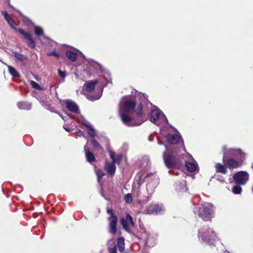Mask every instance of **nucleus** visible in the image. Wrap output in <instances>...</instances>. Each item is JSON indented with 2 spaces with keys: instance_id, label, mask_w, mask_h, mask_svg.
Wrapping results in <instances>:
<instances>
[{
  "instance_id": "nucleus-1",
  "label": "nucleus",
  "mask_w": 253,
  "mask_h": 253,
  "mask_svg": "<svg viewBox=\"0 0 253 253\" xmlns=\"http://www.w3.org/2000/svg\"><path fill=\"white\" fill-rule=\"evenodd\" d=\"M164 144L166 151L163 153V158L168 168L179 169L184 165L189 172L199 170L197 163L192 155L186 152L184 143Z\"/></svg>"
},
{
  "instance_id": "nucleus-2",
  "label": "nucleus",
  "mask_w": 253,
  "mask_h": 253,
  "mask_svg": "<svg viewBox=\"0 0 253 253\" xmlns=\"http://www.w3.org/2000/svg\"><path fill=\"white\" fill-rule=\"evenodd\" d=\"M135 106V103L133 100L123 99L119 104V114L123 122L129 126H139L146 120V117L142 112V106L139 104L137 109L135 110L136 112L138 120L135 121L131 119L127 113L133 110Z\"/></svg>"
},
{
  "instance_id": "nucleus-3",
  "label": "nucleus",
  "mask_w": 253,
  "mask_h": 253,
  "mask_svg": "<svg viewBox=\"0 0 253 253\" xmlns=\"http://www.w3.org/2000/svg\"><path fill=\"white\" fill-rule=\"evenodd\" d=\"M197 236L201 243L211 249L216 247V243L219 240L217 233L208 225H204L198 229Z\"/></svg>"
},
{
  "instance_id": "nucleus-4",
  "label": "nucleus",
  "mask_w": 253,
  "mask_h": 253,
  "mask_svg": "<svg viewBox=\"0 0 253 253\" xmlns=\"http://www.w3.org/2000/svg\"><path fill=\"white\" fill-rule=\"evenodd\" d=\"M223 161L226 162L230 169H234L239 167L241 165L239 162L231 158L227 160L226 158L228 156H234L238 158L241 162H242L246 159V154L242 152L240 149H227L225 147L223 148Z\"/></svg>"
},
{
  "instance_id": "nucleus-5",
  "label": "nucleus",
  "mask_w": 253,
  "mask_h": 253,
  "mask_svg": "<svg viewBox=\"0 0 253 253\" xmlns=\"http://www.w3.org/2000/svg\"><path fill=\"white\" fill-rule=\"evenodd\" d=\"M193 212L205 221H211L214 215L213 205L209 203H205L200 207H194Z\"/></svg>"
},
{
  "instance_id": "nucleus-6",
  "label": "nucleus",
  "mask_w": 253,
  "mask_h": 253,
  "mask_svg": "<svg viewBox=\"0 0 253 253\" xmlns=\"http://www.w3.org/2000/svg\"><path fill=\"white\" fill-rule=\"evenodd\" d=\"M148 119L151 122L157 126H161L168 123L166 116L156 106H153L151 109L148 115Z\"/></svg>"
},
{
  "instance_id": "nucleus-7",
  "label": "nucleus",
  "mask_w": 253,
  "mask_h": 253,
  "mask_svg": "<svg viewBox=\"0 0 253 253\" xmlns=\"http://www.w3.org/2000/svg\"><path fill=\"white\" fill-rule=\"evenodd\" d=\"M145 179L146 181H148L146 190L150 197L154 192L155 188L159 183V179L155 172L147 174L145 177Z\"/></svg>"
},
{
  "instance_id": "nucleus-8",
  "label": "nucleus",
  "mask_w": 253,
  "mask_h": 253,
  "mask_svg": "<svg viewBox=\"0 0 253 253\" xmlns=\"http://www.w3.org/2000/svg\"><path fill=\"white\" fill-rule=\"evenodd\" d=\"M121 223L126 232L132 234L134 238L139 239L138 236L132 232V229L134 226V222L132 217L128 213H127L125 217L121 219Z\"/></svg>"
},
{
  "instance_id": "nucleus-9",
  "label": "nucleus",
  "mask_w": 253,
  "mask_h": 253,
  "mask_svg": "<svg viewBox=\"0 0 253 253\" xmlns=\"http://www.w3.org/2000/svg\"><path fill=\"white\" fill-rule=\"evenodd\" d=\"M107 212L110 216L108 217L109 220L110 233L114 235L117 232L118 217L111 209H107Z\"/></svg>"
},
{
  "instance_id": "nucleus-10",
  "label": "nucleus",
  "mask_w": 253,
  "mask_h": 253,
  "mask_svg": "<svg viewBox=\"0 0 253 253\" xmlns=\"http://www.w3.org/2000/svg\"><path fill=\"white\" fill-rule=\"evenodd\" d=\"M233 178L236 184L245 185L249 180V175L245 171H240L234 174Z\"/></svg>"
},
{
  "instance_id": "nucleus-11",
  "label": "nucleus",
  "mask_w": 253,
  "mask_h": 253,
  "mask_svg": "<svg viewBox=\"0 0 253 253\" xmlns=\"http://www.w3.org/2000/svg\"><path fill=\"white\" fill-rule=\"evenodd\" d=\"M145 211L148 214L157 215L163 213L165 209L163 204H152L148 207Z\"/></svg>"
},
{
  "instance_id": "nucleus-12",
  "label": "nucleus",
  "mask_w": 253,
  "mask_h": 253,
  "mask_svg": "<svg viewBox=\"0 0 253 253\" xmlns=\"http://www.w3.org/2000/svg\"><path fill=\"white\" fill-rule=\"evenodd\" d=\"M132 193L134 197L137 198V202L139 204H145L150 200L149 196L145 199L142 198L140 185H138L137 187H133Z\"/></svg>"
},
{
  "instance_id": "nucleus-13",
  "label": "nucleus",
  "mask_w": 253,
  "mask_h": 253,
  "mask_svg": "<svg viewBox=\"0 0 253 253\" xmlns=\"http://www.w3.org/2000/svg\"><path fill=\"white\" fill-rule=\"evenodd\" d=\"M142 237L145 238V244L146 246L152 247L155 245L156 239L153 235L144 231Z\"/></svg>"
},
{
  "instance_id": "nucleus-14",
  "label": "nucleus",
  "mask_w": 253,
  "mask_h": 253,
  "mask_svg": "<svg viewBox=\"0 0 253 253\" xmlns=\"http://www.w3.org/2000/svg\"><path fill=\"white\" fill-rule=\"evenodd\" d=\"M182 175L183 178L176 181L175 183V190L177 192H186L188 189L186 185L185 175L184 174H182Z\"/></svg>"
},
{
  "instance_id": "nucleus-15",
  "label": "nucleus",
  "mask_w": 253,
  "mask_h": 253,
  "mask_svg": "<svg viewBox=\"0 0 253 253\" xmlns=\"http://www.w3.org/2000/svg\"><path fill=\"white\" fill-rule=\"evenodd\" d=\"M67 109L74 113H79V109L76 103L71 100H65L63 101Z\"/></svg>"
},
{
  "instance_id": "nucleus-16",
  "label": "nucleus",
  "mask_w": 253,
  "mask_h": 253,
  "mask_svg": "<svg viewBox=\"0 0 253 253\" xmlns=\"http://www.w3.org/2000/svg\"><path fill=\"white\" fill-rule=\"evenodd\" d=\"M168 141L171 142H183V140L180 133L176 131V133L173 135L168 134L166 136Z\"/></svg>"
},
{
  "instance_id": "nucleus-17",
  "label": "nucleus",
  "mask_w": 253,
  "mask_h": 253,
  "mask_svg": "<svg viewBox=\"0 0 253 253\" xmlns=\"http://www.w3.org/2000/svg\"><path fill=\"white\" fill-rule=\"evenodd\" d=\"M105 168L108 174L111 176H112L115 174L116 167L115 164L114 163L112 162H106L105 163Z\"/></svg>"
},
{
  "instance_id": "nucleus-18",
  "label": "nucleus",
  "mask_w": 253,
  "mask_h": 253,
  "mask_svg": "<svg viewBox=\"0 0 253 253\" xmlns=\"http://www.w3.org/2000/svg\"><path fill=\"white\" fill-rule=\"evenodd\" d=\"M18 32L23 36L25 39L29 41V43H28L29 46L32 48H34L35 46V42L31 37V35L25 32L23 29H18Z\"/></svg>"
},
{
  "instance_id": "nucleus-19",
  "label": "nucleus",
  "mask_w": 253,
  "mask_h": 253,
  "mask_svg": "<svg viewBox=\"0 0 253 253\" xmlns=\"http://www.w3.org/2000/svg\"><path fill=\"white\" fill-rule=\"evenodd\" d=\"M88 69L90 70L93 69L97 72H103V67L98 63L90 60L88 61Z\"/></svg>"
},
{
  "instance_id": "nucleus-20",
  "label": "nucleus",
  "mask_w": 253,
  "mask_h": 253,
  "mask_svg": "<svg viewBox=\"0 0 253 253\" xmlns=\"http://www.w3.org/2000/svg\"><path fill=\"white\" fill-rule=\"evenodd\" d=\"M110 158L112 159V162L114 164H120L122 159V155L121 154H117L114 151H109Z\"/></svg>"
},
{
  "instance_id": "nucleus-21",
  "label": "nucleus",
  "mask_w": 253,
  "mask_h": 253,
  "mask_svg": "<svg viewBox=\"0 0 253 253\" xmlns=\"http://www.w3.org/2000/svg\"><path fill=\"white\" fill-rule=\"evenodd\" d=\"M86 144H87V143ZM87 149H88L87 145H85L84 147V149L85 157H86L87 161L89 163L94 162L95 160V158L94 155L91 152L87 150Z\"/></svg>"
},
{
  "instance_id": "nucleus-22",
  "label": "nucleus",
  "mask_w": 253,
  "mask_h": 253,
  "mask_svg": "<svg viewBox=\"0 0 253 253\" xmlns=\"http://www.w3.org/2000/svg\"><path fill=\"white\" fill-rule=\"evenodd\" d=\"M125 239L123 237H120L118 239L116 247L118 248L119 252L121 253H128L124 252L125 250Z\"/></svg>"
},
{
  "instance_id": "nucleus-23",
  "label": "nucleus",
  "mask_w": 253,
  "mask_h": 253,
  "mask_svg": "<svg viewBox=\"0 0 253 253\" xmlns=\"http://www.w3.org/2000/svg\"><path fill=\"white\" fill-rule=\"evenodd\" d=\"M102 91H103V88L101 87V88L98 91H97V92L95 95H93L91 93L90 94L87 95L86 98L88 100H91L92 101L96 100H98L101 97V96L102 95Z\"/></svg>"
},
{
  "instance_id": "nucleus-24",
  "label": "nucleus",
  "mask_w": 253,
  "mask_h": 253,
  "mask_svg": "<svg viewBox=\"0 0 253 253\" xmlns=\"http://www.w3.org/2000/svg\"><path fill=\"white\" fill-rule=\"evenodd\" d=\"M98 83V81L95 80L86 83L84 84V88L87 91H91L94 88L95 85Z\"/></svg>"
},
{
  "instance_id": "nucleus-25",
  "label": "nucleus",
  "mask_w": 253,
  "mask_h": 253,
  "mask_svg": "<svg viewBox=\"0 0 253 253\" xmlns=\"http://www.w3.org/2000/svg\"><path fill=\"white\" fill-rule=\"evenodd\" d=\"M17 106L20 109L28 110L31 108V104L27 102H19Z\"/></svg>"
},
{
  "instance_id": "nucleus-26",
  "label": "nucleus",
  "mask_w": 253,
  "mask_h": 253,
  "mask_svg": "<svg viewBox=\"0 0 253 253\" xmlns=\"http://www.w3.org/2000/svg\"><path fill=\"white\" fill-rule=\"evenodd\" d=\"M215 168L217 172L223 174H225L227 172L226 167L220 163H216L215 165Z\"/></svg>"
},
{
  "instance_id": "nucleus-27",
  "label": "nucleus",
  "mask_w": 253,
  "mask_h": 253,
  "mask_svg": "<svg viewBox=\"0 0 253 253\" xmlns=\"http://www.w3.org/2000/svg\"><path fill=\"white\" fill-rule=\"evenodd\" d=\"M13 54L15 58L21 62H24L27 59L26 56L18 52L14 51L13 52Z\"/></svg>"
},
{
  "instance_id": "nucleus-28",
  "label": "nucleus",
  "mask_w": 253,
  "mask_h": 253,
  "mask_svg": "<svg viewBox=\"0 0 253 253\" xmlns=\"http://www.w3.org/2000/svg\"><path fill=\"white\" fill-rule=\"evenodd\" d=\"M9 74L13 77H19V74L17 70L11 66L7 65Z\"/></svg>"
},
{
  "instance_id": "nucleus-29",
  "label": "nucleus",
  "mask_w": 253,
  "mask_h": 253,
  "mask_svg": "<svg viewBox=\"0 0 253 253\" xmlns=\"http://www.w3.org/2000/svg\"><path fill=\"white\" fill-rule=\"evenodd\" d=\"M141 165L144 168L148 167L150 165L149 158L148 156H145L142 158L141 161Z\"/></svg>"
},
{
  "instance_id": "nucleus-30",
  "label": "nucleus",
  "mask_w": 253,
  "mask_h": 253,
  "mask_svg": "<svg viewBox=\"0 0 253 253\" xmlns=\"http://www.w3.org/2000/svg\"><path fill=\"white\" fill-rule=\"evenodd\" d=\"M34 32L37 36L40 37L43 35V31L42 29L39 26H34Z\"/></svg>"
},
{
  "instance_id": "nucleus-31",
  "label": "nucleus",
  "mask_w": 253,
  "mask_h": 253,
  "mask_svg": "<svg viewBox=\"0 0 253 253\" xmlns=\"http://www.w3.org/2000/svg\"><path fill=\"white\" fill-rule=\"evenodd\" d=\"M66 55L67 57L72 61H74L76 59V54L71 51H67L66 52Z\"/></svg>"
},
{
  "instance_id": "nucleus-32",
  "label": "nucleus",
  "mask_w": 253,
  "mask_h": 253,
  "mask_svg": "<svg viewBox=\"0 0 253 253\" xmlns=\"http://www.w3.org/2000/svg\"><path fill=\"white\" fill-rule=\"evenodd\" d=\"M242 189L239 185L234 186L232 188V191L235 194H240L241 193Z\"/></svg>"
},
{
  "instance_id": "nucleus-33",
  "label": "nucleus",
  "mask_w": 253,
  "mask_h": 253,
  "mask_svg": "<svg viewBox=\"0 0 253 253\" xmlns=\"http://www.w3.org/2000/svg\"><path fill=\"white\" fill-rule=\"evenodd\" d=\"M30 83V84L31 85L33 88L37 89L39 90H42V88L41 87L40 85L35 81H31Z\"/></svg>"
},
{
  "instance_id": "nucleus-34",
  "label": "nucleus",
  "mask_w": 253,
  "mask_h": 253,
  "mask_svg": "<svg viewBox=\"0 0 253 253\" xmlns=\"http://www.w3.org/2000/svg\"><path fill=\"white\" fill-rule=\"evenodd\" d=\"M87 132H88V134L91 137H94L96 135L95 131L94 129L93 128L92 126L91 127L88 128L87 129Z\"/></svg>"
},
{
  "instance_id": "nucleus-35",
  "label": "nucleus",
  "mask_w": 253,
  "mask_h": 253,
  "mask_svg": "<svg viewBox=\"0 0 253 253\" xmlns=\"http://www.w3.org/2000/svg\"><path fill=\"white\" fill-rule=\"evenodd\" d=\"M6 21L11 28H12L15 31H18V29L14 26V21L11 18H9L8 19V20Z\"/></svg>"
},
{
  "instance_id": "nucleus-36",
  "label": "nucleus",
  "mask_w": 253,
  "mask_h": 253,
  "mask_svg": "<svg viewBox=\"0 0 253 253\" xmlns=\"http://www.w3.org/2000/svg\"><path fill=\"white\" fill-rule=\"evenodd\" d=\"M125 200L127 203H130L132 201V195L130 193H128L125 196Z\"/></svg>"
},
{
  "instance_id": "nucleus-37",
  "label": "nucleus",
  "mask_w": 253,
  "mask_h": 253,
  "mask_svg": "<svg viewBox=\"0 0 253 253\" xmlns=\"http://www.w3.org/2000/svg\"><path fill=\"white\" fill-rule=\"evenodd\" d=\"M96 175L98 178V181H99V179L102 177L104 175L103 171L100 169L96 170Z\"/></svg>"
},
{
  "instance_id": "nucleus-38",
  "label": "nucleus",
  "mask_w": 253,
  "mask_h": 253,
  "mask_svg": "<svg viewBox=\"0 0 253 253\" xmlns=\"http://www.w3.org/2000/svg\"><path fill=\"white\" fill-rule=\"evenodd\" d=\"M82 124L86 128V129L92 126V125L88 122L85 120H84L82 121Z\"/></svg>"
},
{
  "instance_id": "nucleus-39",
  "label": "nucleus",
  "mask_w": 253,
  "mask_h": 253,
  "mask_svg": "<svg viewBox=\"0 0 253 253\" xmlns=\"http://www.w3.org/2000/svg\"><path fill=\"white\" fill-rule=\"evenodd\" d=\"M58 73L59 76L63 79H64L66 77V72L65 71H62L61 70L58 69Z\"/></svg>"
},
{
  "instance_id": "nucleus-40",
  "label": "nucleus",
  "mask_w": 253,
  "mask_h": 253,
  "mask_svg": "<svg viewBox=\"0 0 253 253\" xmlns=\"http://www.w3.org/2000/svg\"><path fill=\"white\" fill-rule=\"evenodd\" d=\"M108 252L109 253H117V247L115 245L113 248H109Z\"/></svg>"
},
{
  "instance_id": "nucleus-41",
  "label": "nucleus",
  "mask_w": 253,
  "mask_h": 253,
  "mask_svg": "<svg viewBox=\"0 0 253 253\" xmlns=\"http://www.w3.org/2000/svg\"><path fill=\"white\" fill-rule=\"evenodd\" d=\"M2 13L6 20H8V19L10 18V16L6 11H2Z\"/></svg>"
},
{
  "instance_id": "nucleus-42",
  "label": "nucleus",
  "mask_w": 253,
  "mask_h": 253,
  "mask_svg": "<svg viewBox=\"0 0 253 253\" xmlns=\"http://www.w3.org/2000/svg\"><path fill=\"white\" fill-rule=\"evenodd\" d=\"M47 55L48 56H56V57H58L59 56L58 54L57 53H56L55 51L50 52L49 53H48L47 54Z\"/></svg>"
},
{
  "instance_id": "nucleus-43",
  "label": "nucleus",
  "mask_w": 253,
  "mask_h": 253,
  "mask_svg": "<svg viewBox=\"0 0 253 253\" xmlns=\"http://www.w3.org/2000/svg\"><path fill=\"white\" fill-rule=\"evenodd\" d=\"M155 138L157 139V137L156 136H154V135H150L149 136V140L150 141H155V140L154 139Z\"/></svg>"
},
{
  "instance_id": "nucleus-44",
  "label": "nucleus",
  "mask_w": 253,
  "mask_h": 253,
  "mask_svg": "<svg viewBox=\"0 0 253 253\" xmlns=\"http://www.w3.org/2000/svg\"><path fill=\"white\" fill-rule=\"evenodd\" d=\"M76 134L79 136H82L83 135V131H82L81 130H76V132H75Z\"/></svg>"
},
{
  "instance_id": "nucleus-45",
  "label": "nucleus",
  "mask_w": 253,
  "mask_h": 253,
  "mask_svg": "<svg viewBox=\"0 0 253 253\" xmlns=\"http://www.w3.org/2000/svg\"><path fill=\"white\" fill-rule=\"evenodd\" d=\"M93 145V146L94 147H97L98 146H99V143H92Z\"/></svg>"
},
{
  "instance_id": "nucleus-46",
  "label": "nucleus",
  "mask_w": 253,
  "mask_h": 253,
  "mask_svg": "<svg viewBox=\"0 0 253 253\" xmlns=\"http://www.w3.org/2000/svg\"><path fill=\"white\" fill-rule=\"evenodd\" d=\"M64 128L68 132L71 131V129L64 127Z\"/></svg>"
},
{
  "instance_id": "nucleus-47",
  "label": "nucleus",
  "mask_w": 253,
  "mask_h": 253,
  "mask_svg": "<svg viewBox=\"0 0 253 253\" xmlns=\"http://www.w3.org/2000/svg\"><path fill=\"white\" fill-rule=\"evenodd\" d=\"M170 172H171V173H173L174 174H178V173L176 171V172H175V170H171V171H169Z\"/></svg>"
},
{
  "instance_id": "nucleus-48",
  "label": "nucleus",
  "mask_w": 253,
  "mask_h": 253,
  "mask_svg": "<svg viewBox=\"0 0 253 253\" xmlns=\"http://www.w3.org/2000/svg\"><path fill=\"white\" fill-rule=\"evenodd\" d=\"M35 79L37 80H39V78L37 76H35L34 77Z\"/></svg>"
},
{
  "instance_id": "nucleus-49",
  "label": "nucleus",
  "mask_w": 253,
  "mask_h": 253,
  "mask_svg": "<svg viewBox=\"0 0 253 253\" xmlns=\"http://www.w3.org/2000/svg\"><path fill=\"white\" fill-rule=\"evenodd\" d=\"M219 181H223V179H221V178H219V179H218Z\"/></svg>"
},
{
  "instance_id": "nucleus-50",
  "label": "nucleus",
  "mask_w": 253,
  "mask_h": 253,
  "mask_svg": "<svg viewBox=\"0 0 253 253\" xmlns=\"http://www.w3.org/2000/svg\"><path fill=\"white\" fill-rule=\"evenodd\" d=\"M91 142H92V143L96 142V140L95 141L92 140Z\"/></svg>"
},
{
  "instance_id": "nucleus-51",
  "label": "nucleus",
  "mask_w": 253,
  "mask_h": 253,
  "mask_svg": "<svg viewBox=\"0 0 253 253\" xmlns=\"http://www.w3.org/2000/svg\"><path fill=\"white\" fill-rule=\"evenodd\" d=\"M62 119H63V120H65V117H63V116H62Z\"/></svg>"
},
{
  "instance_id": "nucleus-52",
  "label": "nucleus",
  "mask_w": 253,
  "mask_h": 253,
  "mask_svg": "<svg viewBox=\"0 0 253 253\" xmlns=\"http://www.w3.org/2000/svg\"><path fill=\"white\" fill-rule=\"evenodd\" d=\"M252 169H253V163L252 165Z\"/></svg>"
}]
</instances>
